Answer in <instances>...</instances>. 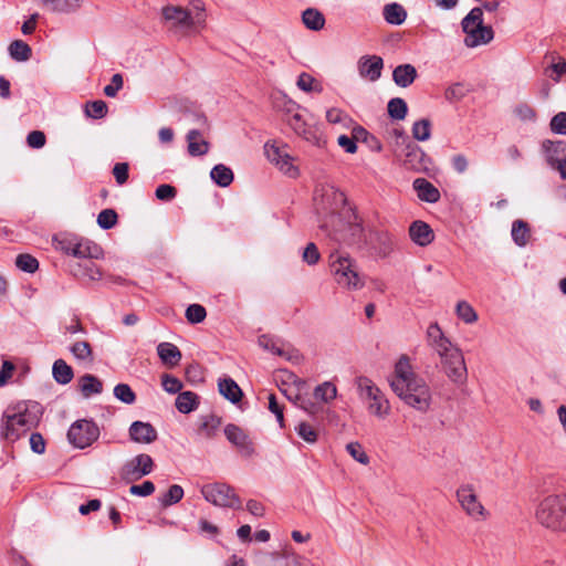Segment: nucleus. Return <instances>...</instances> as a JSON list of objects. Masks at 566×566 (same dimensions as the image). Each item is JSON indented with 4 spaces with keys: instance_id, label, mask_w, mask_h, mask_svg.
<instances>
[{
    "instance_id": "nucleus-1",
    "label": "nucleus",
    "mask_w": 566,
    "mask_h": 566,
    "mask_svg": "<svg viewBox=\"0 0 566 566\" xmlns=\"http://www.w3.org/2000/svg\"><path fill=\"white\" fill-rule=\"evenodd\" d=\"M394 392L409 407L427 412L431 405V390L423 378L416 375L407 356H401L395 365V376L390 380Z\"/></svg>"
},
{
    "instance_id": "nucleus-2",
    "label": "nucleus",
    "mask_w": 566,
    "mask_h": 566,
    "mask_svg": "<svg viewBox=\"0 0 566 566\" xmlns=\"http://www.w3.org/2000/svg\"><path fill=\"white\" fill-rule=\"evenodd\" d=\"M41 417L42 407L34 401L19 402L14 407H9L1 418V437L14 442L36 427Z\"/></svg>"
},
{
    "instance_id": "nucleus-3",
    "label": "nucleus",
    "mask_w": 566,
    "mask_h": 566,
    "mask_svg": "<svg viewBox=\"0 0 566 566\" xmlns=\"http://www.w3.org/2000/svg\"><path fill=\"white\" fill-rule=\"evenodd\" d=\"M323 232L331 240L359 251L368 245V234L363 227V220L352 208L344 210L336 222Z\"/></svg>"
},
{
    "instance_id": "nucleus-4",
    "label": "nucleus",
    "mask_w": 566,
    "mask_h": 566,
    "mask_svg": "<svg viewBox=\"0 0 566 566\" xmlns=\"http://www.w3.org/2000/svg\"><path fill=\"white\" fill-rule=\"evenodd\" d=\"M314 208L319 229H329L336 219L342 216L346 207L345 195L329 184H318L314 190Z\"/></svg>"
},
{
    "instance_id": "nucleus-5",
    "label": "nucleus",
    "mask_w": 566,
    "mask_h": 566,
    "mask_svg": "<svg viewBox=\"0 0 566 566\" xmlns=\"http://www.w3.org/2000/svg\"><path fill=\"white\" fill-rule=\"evenodd\" d=\"M329 268L335 282L343 289L356 291L365 285L357 262L346 252L335 250L329 254Z\"/></svg>"
},
{
    "instance_id": "nucleus-6",
    "label": "nucleus",
    "mask_w": 566,
    "mask_h": 566,
    "mask_svg": "<svg viewBox=\"0 0 566 566\" xmlns=\"http://www.w3.org/2000/svg\"><path fill=\"white\" fill-rule=\"evenodd\" d=\"M461 27L465 33L464 45L476 48L490 43L494 38L492 27L483 23V9L475 7L462 19Z\"/></svg>"
},
{
    "instance_id": "nucleus-7",
    "label": "nucleus",
    "mask_w": 566,
    "mask_h": 566,
    "mask_svg": "<svg viewBox=\"0 0 566 566\" xmlns=\"http://www.w3.org/2000/svg\"><path fill=\"white\" fill-rule=\"evenodd\" d=\"M355 382L359 398L368 401V411L380 419L386 418L390 412V405L381 390L366 376H358Z\"/></svg>"
},
{
    "instance_id": "nucleus-8",
    "label": "nucleus",
    "mask_w": 566,
    "mask_h": 566,
    "mask_svg": "<svg viewBox=\"0 0 566 566\" xmlns=\"http://www.w3.org/2000/svg\"><path fill=\"white\" fill-rule=\"evenodd\" d=\"M565 512L566 495H549L539 503L536 511V518L543 526L558 531Z\"/></svg>"
},
{
    "instance_id": "nucleus-9",
    "label": "nucleus",
    "mask_w": 566,
    "mask_h": 566,
    "mask_svg": "<svg viewBox=\"0 0 566 566\" xmlns=\"http://www.w3.org/2000/svg\"><path fill=\"white\" fill-rule=\"evenodd\" d=\"M56 249L78 259H98L102 248L95 242L76 235H63L55 239Z\"/></svg>"
},
{
    "instance_id": "nucleus-10",
    "label": "nucleus",
    "mask_w": 566,
    "mask_h": 566,
    "mask_svg": "<svg viewBox=\"0 0 566 566\" xmlns=\"http://www.w3.org/2000/svg\"><path fill=\"white\" fill-rule=\"evenodd\" d=\"M201 494L206 501L220 507L239 510L242 506L240 497L234 489L226 483H209L201 488Z\"/></svg>"
},
{
    "instance_id": "nucleus-11",
    "label": "nucleus",
    "mask_w": 566,
    "mask_h": 566,
    "mask_svg": "<svg viewBox=\"0 0 566 566\" xmlns=\"http://www.w3.org/2000/svg\"><path fill=\"white\" fill-rule=\"evenodd\" d=\"M394 156L406 170L418 174H430L431 171L432 159L416 143L405 146L403 151L400 150Z\"/></svg>"
},
{
    "instance_id": "nucleus-12",
    "label": "nucleus",
    "mask_w": 566,
    "mask_h": 566,
    "mask_svg": "<svg viewBox=\"0 0 566 566\" xmlns=\"http://www.w3.org/2000/svg\"><path fill=\"white\" fill-rule=\"evenodd\" d=\"M99 436L98 427L92 420H77L71 424L67 439L72 446L78 449L90 447Z\"/></svg>"
},
{
    "instance_id": "nucleus-13",
    "label": "nucleus",
    "mask_w": 566,
    "mask_h": 566,
    "mask_svg": "<svg viewBox=\"0 0 566 566\" xmlns=\"http://www.w3.org/2000/svg\"><path fill=\"white\" fill-rule=\"evenodd\" d=\"M266 158L275 165L284 175L295 178L298 169L293 165V157L287 151V145L279 146L275 143L266 142L264 145Z\"/></svg>"
},
{
    "instance_id": "nucleus-14",
    "label": "nucleus",
    "mask_w": 566,
    "mask_h": 566,
    "mask_svg": "<svg viewBox=\"0 0 566 566\" xmlns=\"http://www.w3.org/2000/svg\"><path fill=\"white\" fill-rule=\"evenodd\" d=\"M542 150L547 164L566 180V142L545 139L542 143Z\"/></svg>"
},
{
    "instance_id": "nucleus-15",
    "label": "nucleus",
    "mask_w": 566,
    "mask_h": 566,
    "mask_svg": "<svg viewBox=\"0 0 566 566\" xmlns=\"http://www.w3.org/2000/svg\"><path fill=\"white\" fill-rule=\"evenodd\" d=\"M447 376L454 382H463L467 378V367L462 352L454 346L439 356Z\"/></svg>"
},
{
    "instance_id": "nucleus-16",
    "label": "nucleus",
    "mask_w": 566,
    "mask_h": 566,
    "mask_svg": "<svg viewBox=\"0 0 566 566\" xmlns=\"http://www.w3.org/2000/svg\"><path fill=\"white\" fill-rule=\"evenodd\" d=\"M395 237L385 230L369 231L368 245L365 250H369L371 254L385 259L389 256L395 250Z\"/></svg>"
},
{
    "instance_id": "nucleus-17",
    "label": "nucleus",
    "mask_w": 566,
    "mask_h": 566,
    "mask_svg": "<svg viewBox=\"0 0 566 566\" xmlns=\"http://www.w3.org/2000/svg\"><path fill=\"white\" fill-rule=\"evenodd\" d=\"M223 432L227 440L238 449L242 457L251 458L255 454L254 442L242 428L234 423H228Z\"/></svg>"
},
{
    "instance_id": "nucleus-18",
    "label": "nucleus",
    "mask_w": 566,
    "mask_h": 566,
    "mask_svg": "<svg viewBox=\"0 0 566 566\" xmlns=\"http://www.w3.org/2000/svg\"><path fill=\"white\" fill-rule=\"evenodd\" d=\"M457 497L468 515L478 518L484 515V507L478 500L471 484L461 485L457 491Z\"/></svg>"
},
{
    "instance_id": "nucleus-19",
    "label": "nucleus",
    "mask_w": 566,
    "mask_h": 566,
    "mask_svg": "<svg viewBox=\"0 0 566 566\" xmlns=\"http://www.w3.org/2000/svg\"><path fill=\"white\" fill-rule=\"evenodd\" d=\"M357 66L363 78L375 82L381 76L384 60L378 55H364L358 60Z\"/></svg>"
},
{
    "instance_id": "nucleus-20",
    "label": "nucleus",
    "mask_w": 566,
    "mask_h": 566,
    "mask_svg": "<svg viewBox=\"0 0 566 566\" xmlns=\"http://www.w3.org/2000/svg\"><path fill=\"white\" fill-rule=\"evenodd\" d=\"M297 136L315 145L319 142L317 129L304 118L303 114L293 115L286 124Z\"/></svg>"
},
{
    "instance_id": "nucleus-21",
    "label": "nucleus",
    "mask_w": 566,
    "mask_h": 566,
    "mask_svg": "<svg viewBox=\"0 0 566 566\" xmlns=\"http://www.w3.org/2000/svg\"><path fill=\"white\" fill-rule=\"evenodd\" d=\"M427 342L439 356L454 347L436 322L431 323L427 328Z\"/></svg>"
},
{
    "instance_id": "nucleus-22",
    "label": "nucleus",
    "mask_w": 566,
    "mask_h": 566,
    "mask_svg": "<svg viewBox=\"0 0 566 566\" xmlns=\"http://www.w3.org/2000/svg\"><path fill=\"white\" fill-rule=\"evenodd\" d=\"M409 237L419 247H427L434 240L433 230L422 220H416L410 224Z\"/></svg>"
},
{
    "instance_id": "nucleus-23",
    "label": "nucleus",
    "mask_w": 566,
    "mask_h": 566,
    "mask_svg": "<svg viewBox=\"0 0 566 566\" xmlns=\"http://www.w3.org/2000/svg\"><path fill=\"white\" fill-rule=\"evenodd\" d=\"M203 133L193 128L190 129L186 135L188 154L191 157H199L208 154L210 149V143L203 138Z\"/></svg>"
},
{
    "instance_id": "nucleus-24",
    "label": "nucleus",
    "mask_w": 566,
    "mask_h": 566,
    "mask_svg": "<svg viewBox=\"0 0 566 566\" xmlns=\"http://www.w3.org/2000/svg\"><path fill=\"white\" fill-rule=\"evenodd\" d=\"M163 15L167 21H171L175 27L189 29L195 24L190 12L181 7L168 6L163 9Z\"/></svg>"
},
{
    "instance_id": "nucleus-25",
    "label": "nucleus",
    "mask_w": 566,
    "mask_h": 566,
    "mask_svg": "<svg viewBox=\"0 0 566 566\" xmlns=\"http://www.w3.org/2000/svg\"><path fill=\"white\" fill-rule=\"evenodd\" d=\"M413 189L421 201L436 203L440 200L439 189L424 178L415 179Z\"/></svg>"
},
{
    "instance_id": "nucleus-26",
    "label": "nucleus",
    "mask_w": 566,
    "mask_h": 566,
    "mask_svg": "<svg viewBox=\"0 0 566 566\" xmlns=\"http://www.w3.org/2000/svg\"><path fill=\"white\" fill-rule=\"evenodd\" d=\"M417 77V69L409 63L400 64L392 71V80L395 84L402 88L410 86Z\"/></svg>"
},
{
    "instance_id": "nucleus-27",
    "label": "nucleus",
    "mask_w": 566,
    "mask_h": 566,
    "mask_svg": "<svg viewBox=\"0 0 566 566\" xmlns=\"http://www.w3.org/2000/svg\"><path fill=\"white\" fill-rule=\"evenodd\" d=\"M184 496V489L178 484L169 486L168 491L157 499L153 504L154 511H161L168 506L178 503Z\"/></svg>"
},
{
    "instance_id": "nucleus-28",
    "label": "nucleus",
    "mask_w": 566,
    "mask_h": 566,
    "mask_svg": "<svg viewBox=\"0 0 566 566\" xmlns=\"http://www.w3.org/2000/svg\"><path fill=\"white\" fill-rule=\"evenodd\" d=\"M157 354L161 361L169 367L177 366L181 359V352L172 343L163 342L157 346Z\"/></svg>"
},
{
    "instance_id": "nucleus-29",
    "label": "nucleus",
    "mask_w": 566,
    "mask_h": 566,
    "mask_svg": "<svg viewBox=\"0 0 566 566\" xmlns=\"http://www.w3.org/2000/svg\"><path fill=\"white\" fill-rule=\"evenodd\" d=\"M119 476L125 483H133L142 479V454H137L127 461L119 471Z\"/></svg>"
},
{
    "instance_id": "nucleus-30",
    "label": "nucleus",
    "mask_w": 566,
    "mask_h": 566,
    "mask_svg": "<svg viewBox=\"0 0 566 566\" xmlns=\"http://www.w3.org/2000/svg\"><path fill=\"white\" fill-rule=\"evenodd\" d=\"M218 388L220 395L232 403H238L243 396L239 385L230 377L219 379Z\"/></svg>"
},
{
    "instance_id": "nucleus-31",
    "label": "nucleus",
    "mask_w": 566,
    "mask_h": 566,
    "mask_svg": "<svg viewBox=\"0 0 566 566\" xmlns=\"http://www.w3.org/2000/svg\"><path fill=\"white\" fill-rule=\"evenodd\" d=\"M80 391L84 398L99 395L103 391V382L92 374H84L78 378Z\"/></svg>"
},
{
    "instance_id": "nucleus-32",
    "label": "nucleus",
    "mask_w": 566,
    "mask_h": 566,
    "mask_svg": "<svg viewBox=\"0 0 566 566\" xmlns=\"http://www.w3.org/2000/svg\"><path fill=\"white\" fill-rule=\"evenodd\" d=\"M382 15L387 23L392 25H400L407 19V11L401 4L392 2L384 7Z\"/></svg>"
},
{
    "instance_id": "nucleus-33",
    "label": "nucleus",
    "mask_w": 566,
    "mask_h": 566,
    "mask_svg": "<svg viewBox=\"0 0 566 566\" xmlns=\"http://www.w3.org/2000/svg\"><path fill=\"white\" fill-rule=\"evenodd\" d=\"M175 406L181 413H190L199 406V396L193 391H182L176 398Z\"/></svg>"
},
{
    "instance_id": "nucleus-34",
    "label": "nucleus",
    "mask_w": 566,
    "mask_h": 566,
    "mask_svg": "<svg viewBox=\"0 0 566 566\" xmlns=\"http://www.w3.org/2000/svg\"><path fill=\"white\" fill-rule=\"evenodd\" d=\"M353 133L357 143H364L371 151L380 153L382 150L381 142L363 126H355Z\"/></svg>"
},
{
    "instance_id": "nucleus-35",
    "label": "nucleus",
    "mask_w": 566,
    "mask_h": 566,
    "mask_svg": "<svg viewBox=\"0 0 566 566\" xmlns=\"http://www.w3.org/2000/svg\"><path fill=\"white\" fill-rule=\"evenodd\" d=\"M512 240L517 247L524 248L531 238V229L524 220L517 219L512 223Z\"/></svg>"
},
{
    "instance_id": "nucleus-36",
    "label": "nucleus",
    "mask_w": 566,
    "mask_h": 566,
    "mask_svg": "<svg viewBox=\"0 0 566 566\" xmlns=\"http://www.w3.org/2000/svg\"><path fill=\"white\" fill-rule=\"evenodd\" d=\"M52 374L54 380L60 385H66L71 382L74 377L73 369L63 359H56L52 367Z\"/></svg>"
},
{
    "instance_id": "nucleus-37",
    "label": "nucleus",
    "mask_w": 566,
    "mask_h": 566,
    "mask_svg": "<svg viewBox=\"0 0 566 566\" xmlns=\"http://www.w3.org/2000/svg\"><path fill=\"white\" fill-rule=\"evenodd\" d=\"M304 25L312 31H319L325 25V18L322 12L316 9L308 8L302 13Z\"/></svg>"
},
{
    "instance_id": "nucleus-38",
    "label": "nucleus",
    "mask_w": 566,
    "mask_h": 566,
    "mask_svg": "<svg viewBox=\"0 0 566 566\" xmlns=\"http://www.w3.org/2000/svg\"><path fill=\"white\" fill-rule=\"evenodd\" d=\"M210 177L219 187L226 188L233 181V171L228 166L218 164L211 169Z\"/></svg>"
},
{
    "instance_id": "nucleus-39",
    "label": "nucleus",
    "mask_w": 566,
    "mask_h": 566,
    "mask_svg": "<svg viewBox=\"0 0 566 566\" xmlns=\"http://www.w3.org/2000/svg\"><path fill=\"white\" fill-rule=\"evenodd\" d=\"M8 51L11 59L17 62H25L32 55L30 45L22 40L12 41L8 48Z\"/></svg>"
},
{
    "instance_id": "nucleus-40",
    "label": "nucleus",
    "mask_w": 566,
    "mask_h": 566,
    "mask_svg": "<svg viewBox=\"0 0 566 566\" xmlns=\"http://www.w3.org/2000/svg\"><path fill=\"white\" fill-rule=\"evenodd\" d=\"M387 112L390 118L395 120H402L408 113V105L401 97H394L388 102Z\"/></svg>"
},
{
    "instance_id": "nucleus-41",
    "label": "nucleus",
    "mask_w": 566,
    "mask_h": 566,
    "mask_svg": "<svg viewBox=\"0 0 566 566\" xmlns=\"http://www.w3.org/2000/svg\"><path fill=\"white\" fill-rule=\"evenodd\" d=\"M411 133L416 140H428L431 137V122L428 118H421L415 122L411 128Z\"/></svg>"
},
{
    "instance_id": "nucleus-42",
    "label": "nucleus",
    "mask_w": 566,
    "mask_h": 566,
    "mask_svg": "<svg viewBox=\"0 0 566 566\" xmlns=\"http://www.w3.org/2000/svg\"><path fill=\"white\" fill-rule=\"evenodd\" d=\"M337 396V388L331 381H324L314 389V397L323 402H329Z\"/></svg>"
},
{
    "instance_id": "nucleus-43",
    "label": "nucleus",
    "mask_w": 566,
    "mask_h": 566,
    "mask_svg": "<svg viewBox=\"0 0 566 566\" xmlns=\"http://www.w3.org/2000/svg\"><path fill=\"white\" fill-rule=\"evenodd\" d=\"M70 350L73 354V356L78 360H88V361L93 360L92 347H91L90 343H87L85 340L75 342L70 347Z\"/></svg>"
},
{
    "instance_id": "nucleus-44",
    "label": "nucleus",
    "mask_w": 566,
    "mask_h": 566,
    "mask_svg": "<svg viewBox=\"0 0 566 566\" xmlns=\"http://www.w3.org/2000/svg\"><path fill=\"white\" fill-rule=\"evenodd\" d=\"M296 85L300 90L303 92L310 93V92H318L321 93L323 87L319 83L316 82V80L308 73H301Z\"/></svg>"
},
{
    "instance_id": "nucleus-45",
    "label": "nucleus",
    "mask_w": 566,
    "mask_h": 566,
    "mask_svg": "<svg viewBox=\"0 0 566 566\" xmlns=\"http://www.w3.org/2000/svg\"><path fill=\"white\" fill-rule=\"evenodd\" d=\"M118 214L114 209H104L97 216V224L103 230H109L116 226Z\"/></svg>"
},
{
    "instance_id": "nucleus-46",
    "label": "nucleus",
    "mask_w": 566,
    "mask_h": 566,
    "mask_svg": "<svg viewBox=\"0 0 566 566\" xmlns=\"http://www.w3.org/2000/svg\"><path fill=\"white\" fill-rule=\"evenodd\" d=\"M85 113L91 118L101 119L107 114V104L102 99L87 102Z\"/></svg>"
},
{
    "instance_id": "nucleus-47",
    "label": "nucleus",
    "mask_w": 566,
    "mask_h": 566,
    "mask_svg": "<svg viewBox=\"0 0 566 566\" xmlns=\"http://www.w3.org/2000/svg\"><path fill=\"white\" fill-rule=\"evenodd\" d=\"M88 259L83 265L78 264V273L75 275H81L82 277H87L90 281H97L102 277V272L97 268V265Z\"/></svg>"
},
{
    "instance_id": "nucleus-48",
    "label": "nucleus",
    "mask_w": 566,
    "mask_h": 566,
    "mask_svg": "<svg viewBox=\"0 0 566 566\" xmlns=\"http://www.w3.org/2000/svg\"><path fill=\"white\" fill-rule=\"evenodd\" d=\"M259 345L264 348L265 350H269L277 356L287 357L286 352L282 347L280 340L274 339L270 336L262 335L259 337Z\"/></svg>"
},
{
    "instance_id": "nucleus-49",
    "label": "nucleus",
    "mask_w": 566,
    "mask_h": 566,
    "mask_svg": "<svg viewBox=\"0 0 566 566\" xmlns=\"http://www.w3.org/2000/svg\"><path fill=\"white\" fill-rule=\"evenodd\" d=\"M15 265L23 272L34 273L39 269V261L31 254L22 253L17 256Z\"/></svg>"
},
{
    "instance_id": "nucleus-50",
    "label": "nucleus",
    "mask_w": 566,
    "mask_h": 566,
    "mask_svg": "<svg viewBox=\"0 0 566 566\" xmlns=\"http://www.w3.org/2000/svg\"><path fill=\"white\" fill-rule=\"evenodd\" d=\"M221 424V418L216 415H209L202 418V423L200 424V431L205 433L207 438L214 437L218 428Z\"/></svg>"
},
{
    "instance_id": "nucleus-51",
    "label": "nucleus",
    "mask_w": 566,
    "mask_h": 566,
    "mask_svg": "<svg viewBox=\"0 0 566 566\" xmlns=\"http://www.w3.org/2000/svg\"><path fill=\"white\" fill-rule=\"evenodd\" d=\"M185 316L190 324H199L205 321L207 311L200 304H190L186 308Z\"/></svg>"
},
{
    "instance_id": "nucleus-52",
    "label": "nucleus",
    "mask_w": 566,
    "mask_h": 566,
    "mask_svg": "<svg viewBox=\"0 0 566 566\" xmlns=\"http://www.w3.org/2000/svg\"><path fill=\"white\" fill-rule=\"evenodd\" d=\"M469 90L462 83H454L450 85L446 92L444 97L450 103H455L461 101L467 94Z\"/></svg>"
},
{
    "instance_id": "nucleus-53",
    "label": "nucleus",
    "mask_w": 566,
    "mask_h": 566,
    "mask_svg": "<svg viewBox=\"0 0 566 566\" xmlns=\"http://www.w3.org/2000/svg\"><path fill=\"white\" fill-rule=\"evenodd\" d=\"M457 315L467 324H472L478 319L474 308L465 301L457 304Z\"/></svg>"
},
{
    "instance_id": "nucleus-54",
    "label": "nucleus",
    "mask_w": 566,
    "mask_h": 566,
    "mask_svg": "<svg viewBox=\"0 0 566 566\" xmlns=\"http://www.w3.org/2000/svg\"><path fill=\"white\" fill-rule=\"evenodd\" d=\"M114 396L116 399L127 405L136 400V394L127 384H117L114 388Z\"/></svg>"
},
{
    "instance_id": "nucleus-55",
    "label": "nucleus",
    "mask_w": 566,
    "mask_h": 566,
    "mask_svg": "<svg viewBox=\"0 0 566 566\" xmlns=\"http://www.w3.org/2000/svg\"><path fill=\"white\" fill-rule=\"evenodd\" d=\"M392 135L395 137V142L392 144V154L396 155L400 150L403 151L405 146H409V144H413L415 142L406 134L403 129L395 128L392 130Z\"/></svg>"
},
{
    "instance_id": "nucleus-56",
    "label": "nucleus",
    "mask_w": 566,
    "mask_h": 566,
    "mask_svg": "<svg viewBox=\"0 0 566 566\" xmlns=\"http://www.w3.org/2000/svg\"><path fill=\"white\" fill-rule=\"evenodd\" d=\"M161 386L168 394H179L182 389V382L177 377L169 374L161 375Z\"/></svg>"
},
{
    "instance_id": "nucleus-57",
    "label": "nucleus",
    "mask_w": 566,
    "mask_h": 566,
    "mask_svg": "<svg viewBox=\"0 0 566 566\" xmlns=\"http://www.w3.org/2000/svg\"><path fill=\"white\" fill-rule=\"evenodd\" d=\"M346 450L357 462L365 465L369 463V457L366 454L359 442L347 443Z\"/></svg>"
},
{
    "instance_id": "nucleus-58",
    "label": "nucleus",
    "mask_w": 566,
    "mask_h": 566,
    "mask_svg": "<svg viewBox=\"0 0 566 566\" xmlns=\"http://www.w3.org/2000/svg\"><path fill=\"white\" fill-rule=\"evenodd\" d=\"M297 434L308 443H315L317 441V432L316 430L306 422H301L296 427Z\"/></svg>"
},
{
    "instance_id": "nucleus-59",
    "label": "nucleus",
    "mask_w": 566,
    "mask_h": 566,
    "mask_svg": "<svg viewBox=\"0 0 566 566\" xmlns=\"http://www.w3.org/2000/svg\"><path fill=\"white\" fill-rule=\"evenodd\" d=\"M549 127L555 134L566 135V112H559L553 116Z\"/></svg>"
},
{
    "instance_id": "nucleus-60",
    "label": "nucleus",
    "mask_w": 566,
    "mask_h": 566,
    "mask_svg": "<svg viewBox=\"0 0 566 566\" xmlns=\"http://www.w3.org/2000/svg\"><path fill=\"white\" fill-rule=\"evenodd\" d=\"M302 259L308 265H315L319 261L321 253H319V251H318V249H317L315 243L310 242L305 247V249L303 251Z\"/></svg>"
},
{
    "instance_id": "nucleus-61",
    "label": "nucleus",
    "mask_w": 566,
    "mask_h": 566,
    "mask_svg": "<svg viewBox=\"0 0 566 566\" xmlns=\"http://www.w3.org/2000/svg\"><path fill=\"white\" fill-rule=\"evenodd\" d=\"M46 137L41 130H32L27 136V144L29 147L40 149L45 145Z\"/></svg>"
},
{
    "instance_id": "nucleus-62",
    "label": "nucleus",
    "mask_w": 566,
    "mask_h": 566,
    "mask_svg": "<svg viewBox=\"0 0 566 566\" xmlns=\"http://www.w3.org/2000/svg\"><path fill=\"white\" fill-rule=\"evenodd\" d=\"M155 195L158 200L170 201L176 197L177 190L171 185L163 184L157 187Z\"/></svg>"
},
{
    "instance_id": "nucleus-63",
    "label": "nucleus",
    "mask_w": 566,
    "mask_h": 566,
    "mask_svg": "<svg viewBox=\"0 0 566 566\" xmlns=\"http://www.w3.org/2000/svg\"><path fill=\"white\" fill-rule=\"evenodd\" d=\"M302 111V107L293 102V101H286L282 107V120L287 124L293 115L300 114Z\"/></svg>"
},
{
    "instance_id": "nucleus-64",
    "label": "nucleus",
    "mask_w": 566,
    "mask_h": 566,
    "mask_svg": "<svg viewBox=\"0 0 566 566\" xmlns=\"http://www.w3.org/2000/svg\"><path fill=\"white\" fill-rule=\"evenodd\" d=\"M129 166L127 163H117L113 167L116 182L122 186L128 180Z\"/></svg>"
}]
</instances>
